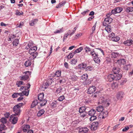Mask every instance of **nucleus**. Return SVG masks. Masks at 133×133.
Masks as SVG:
<instances>
[{"label": "nucleus", "mask_w": 133, "mask_h": 133, "mask_svg": "<svg viewBox=\"0 0 133 133\" xmlns=\"http://www.w3.org/2000/svg\"><path fill=\"white\" fill-rule=\"evenodd\" d=\"M24 105L23 103H20L13 107V109L15 116L19 115H20L21 112L20 108Z\"/></svg>", "instance_id": "nucleus-1"}, {"label": "nucleus", "mask_w": 133, "mask_h": 133, "mask_svg": "<svg viewBox=\"0 0 133 133\" xmlns=\"http://www.w3.org/2000/svg\"><path fill=\"white\" fill-rule=\"evenodd\" d=\"M111 14V13H109L107 14L106 15L107 17L104 19V21L103 23V26H106L107 25H108L112 22V19L110 17Z\"/></svg>", "instance_id": "nucleus-2"}, {"label": "nucleus", "mask_w": 133, "mask_h": 133, "mask_svg": "<svg viewBox=\"0 0 133 133\" xmlns=\"http://www.w3.org/2000/svg\"><path fill=\"white\" fill-rule=\"evenodd\" d=\"M98 125V122H94L92 124L90 125V127L92 130H95L97 129Z\"/></svg>", "instance_id": "nucleus-3"}, {"label": "nucleus", "mask_w": 133, "mask_h": 133, "mask_svg": "<svg viewBox=\"0 0 133 133\" xmlns=\"http://www.w3.org/2000/svg\"><path fill=\"white\" fill-rule=\"evenodd\" d=\"M108 111L102 112L99 115V117L101 119H104L108 116Z\"/></svg>", "instance_id": "nucleus-4"}, {"label": "nucleus", "mask_w": 133, "mask_h": 133, "mask_svg": "<svg viewBox=\"0 0 133 133\" xmlns=\"http://www.w3.org/2000/svg\"><path fill=\"white\" fill-rule=\"evenodd\" d=\"M96 90V88L95 86H92L89 87L87 92L88 94H91L93 93Z\"/></svg>", "instance_id": "nucleus-5"}, {"label": "nucleus", "mask_w": 133, "mask_h": 133, "mask_svg": "<svg viewBox=\"0 0 133 133\" xmlns=\"http://www.w3.org/2000/svg\"><path fill=\"white\" fill-rule=\"evenodd\" d=\"M53 82V80L52 78H49L48 79L46 82L45 83L44 85L45 88H47L49 85L51 84Z\"/></svg>", "instance_id": "nucleus-6"}, {"label": "nucleus", "mask_w": 133, "mask_h": 133, "mask_svg": "<svg viewBox=\"0 0 133 133\" xmlns=\"http://www.w3.org/2000/svg\"><path fill=\"white\" fill-rule=\"evenodd\" d=\"M30 126L29 125H24L22 127V131L24 132H26L27 131V132L30 130Z\"/></svg>", "instance_id": "nucleus-7"}, {"label": "nucleus", "mask_w": 133, "mask_h": 133, "mask_svg": "<svg viewBox=\"0 0 133 133\" xmlns=\"http://www.w3.org/2000/svg\"><path fill=\"white\" fill-rule=\"evenodd\" d=\"M114 75L110 74L108 76L107 80L109 82H111L113 80H115Z\"/></svg>", "instance_id": "nucleus-8"}, {"label": "nucleus", "mask_w": 133, "mask_h": 133, "mask_svg": "<svg viewBox=\"0 0 133 133\" xmlns=\"http://www.w3.org/2000/svg\"><path fill=\"white\" fill-rule=\"evenodd\" d=\"M37 50V47L36 46H34L31 47L29 49V53L30 55L34 53Z\"/></svg>", "instance_id": "nucleus-9"}, {"label": "nucleus", "mask_w": 133, "mask_h": 133, "mask_svg": "<svg viewBox=\"0 0 133 133\" xmlns=\"http://www.w3.org/2000/svg\"><path fill=\"white\" fill-rule=\"evenodd\" d=\"M88 129L86 127H84L80 128L78 133H87L88 131Z\"/></svg>", "instance_id": "nucleus-10"}, {"label": "nucleus", "mask_w": 133, "mask_h": 133, "mask_svg": "<svg viewBox=\"0 0 133 133\" xmlns=\"http://www.w3.org/2000/svg\"><path fill=\"white\" fill-rule=\"evenodd\" d=\"M133 41L131 39H127L123 42L124 44L127 46L131 45L132 44Z\"/></svg>", "instance_id": "nucleus-11"}, {"label": "nucleus", "mask_w": 133, "mask_h": 133, "mask_svg": "<svg viewBox=\"0 0 133 133\" xmlns=\"http://www.w3.org/2000/svg\"><path fill=\"white\" fill-rule=\"evenodd\" d=\"M124 92L122 91L119 92L117 94L116 97L118 99H121L124 95Z\"/></svg>", "instance_id": "nucleus-12"}, {"label": "nucleus", "mask_w": 133, "mask_h": 133, "mask_svg": "<svg viewBox=\"0 0 133 133\" xmlns=\"http://www.w3.org/2000/svg\"><path fill=\"white\" fill-rule=\"evenodd\" d=\"M96 111L94 109H91L88 112V115L90 116L96 115Z\"/></svg>", "instance_id": "nucleus-13"}, {"label": "nucleus", "mask_w": 133, "mask_h": 133, "mask_svg": "<svg viewBox=\"0 0 133 133\" xmlns=\"http://www.w3.org/2000/svg\"><path fill=\"white\" fill-rule=\"evenodd\" d=\"M38 103V100L37 99L34 100L31 104L30 108H32L37 105Z\"/></svg>", "instance_id": "nucleus-14"}, {"label": "nucleus", "mask_w": 133, "mask_h": 133, "mask_svg": "<svg viewBox=\"0 0 133 133\" xmlns=\"http://www.w3.org/2000/svg\"><path fill=\"white\" fill-rule=\"evenodd\" d=\"M87 109V108L85 107H82L79 108V111L80 113L82 114L83 112H87L86 111Z\"/></svg>", "instance_id": "nucleus-15"}, {"label": "nucleus", "mask_w": 133, "mask_h": 133, "mask_svg": "<svg viewBox=\"0 0 133 133\" xmlns=\"http://www.w3.org/2000/svg\"><path fill=\"white\" fill-rule=\"evenodd\" d=\"M86 64L84 63H83L79 64L78 66V67L80 69L83 70L86 68Z\"/></svg>", "instance_id": "nucleus-16"}, {"label": "nucleus", "mask_w": 133, "mask_h": 133, "mask_svg": "<svg viewBox=\"0 0 133 133\" xmlns=\"http://www.w3.org/2000/svg\"><path fill=\"white\" fill-rule=\"evenodd\" d=\"M38 21V19H32L30 22V25L31 26H33Z\"/></svg>", "instance_id": "nucleus-17"}, {"label": "nucleus", "mask_w": 133, "mask_h": 133, "mask_svg": "<svg viewBox=\"0 0 133 133\" xmlns=\"http://www.w3.org/2000/svg\"><path fill=\"white\" fill-rule=\"evenodd\" d=\"M66 3V1H63L61 3H59L57 5L56 8H59L64 6Z\"/></svg>", "instance_id": "nucleus-18"}, {"label": "nucleus", "mask_w": 133, "mask_h": 133, "mask_svg": "<svg viewBox=\"0 0 133 133\" xmlns=\"http://www.w3.org/2000/svg\"><path fill=\"white\" fill-rule=\"evenodd\" d=\"M96 110L98 112H102L103 110V107L101 105H99L96 107Z\"/></svg>", "instance_id": "nucleus-19"}, {"label": "nucleus", "mask_w": 133, "mask_h": 133, "mask_svg": "<svg viewBox=\"0 0 133 133\" xmlns=\"http://www.w3.org/2000/svg\"><path fill=\"white\" fill-rule=\"evenodd\" d=\"M113 71L115 74H116L119 72L120 69L119 68L115 67L113 68Z\"/></svg>", "instance_id": "nucleus-20"}, {"label": "nucleus", "mask_w": 133, "mask_h": 133, "mask_svg": "<svg viewBox=\"0 0 133 133\" xmlns=\"http://www.w3.org/2000/svg\"><path fill=\"white\" fill-rule=\"evenodd\" d=\"M117 63L121 65L122 64H124L126 63L125 60L124 59H121L117 61Z\"/></svg>", "instance_id": "nucleus-21"}, {"label": "nucleus", "mask_w": 133, "mask_h": 133, "mask_svg": "<svg viewBox=\"0 0 133 133\" xmlns=\"http://www.w3.org/2000/svg\"><path fill=\"white\" fill-rule=\"evenodd\" d=\"M40 101L39 103L40 104V106L41 107L45 105L47 102V101L45 99L42 100Z\"/></svg>", "instance_id": "nucleus-22"}, {"label": "nucleus", "mask_w": 133, "mask_h": 133, "mask_svg": "<svg viewBox=\"0 0 133 133\" xmlns=\"http://www.w3.org/2000/svg\"><path fill=\"white\" fill-rule=\"evenodd\" d=\"M98 55L97 56H96L94 58V60L95 62L97 63H99L100 62V58L98 57Z\"/></svg>", "instance_id": "nucleus-23"}, {"label": "nucleus", "mask_w": 133, "mask_h": 133, "mask_svg": "<svg viewBox=\"0 0 133 133\" xmlns=\"http://www.w3.org/2000/svg\"><path fill=\"white\" fill-rule=\"evenodd\" d=\"M115 81L118 80L120 79L122 77V75L121 74H118L116 75L115 74L114 75Z\"/></svg>", "instance_id": "nucleus-24"}, {"label": "nucleus", "mask_w": 133, "mask_h": 133, "mask_svg": "<svg viewBox=\"0 0 133 133\" xmlns=\"http://www.w3.org/2000/svg\"><path fill=\"white\" fill-rule=\"evenodd\" d=\"M44 97V94L43 93H41L39 94L38 96V99L39 101H41L43 99Z\"/></svg>", "instance_id": "nucleus-25"}, {"label": "nucleus", "mask_w": 133, "mask_h": 133, "mask_svg": "<svg viewBox=\"0 0 133 133\" xmlns=\"http://www.w3.org/2000/svg\"><path fill=\"white\" fill-rule=\"evenodd\" d=\"M58 104V103L57 101H54L51 104V106L53 108H55L57 106V105Z\"/></svg>", "instance_id": "nucleus-26"}, {"label": "nucleus", "mask_w": 133, "mask_h": 133, "mask_svg": "<svg viewBox=\"0 0 133 133\" xmlns=\"http://www.w3.org/2000/svg\"><path fill=\"white\" fill-rule=\"evenodd\" d=\"M45 111L43 109L40 110L38 112L37 115L38 116L40 117L43 115Z\"/></svg>", "instance_id": "nucleus-27"}, {"label": "nucleus", "mask_w": 133, "mask_h": 133, "mask_svg": "<svg viewBox=\"0 0 133 133\" xmlns=\"http://www.w3.org/2000/svg\"><path fill=\"white\" fill-rule=\"evenodd\" d=\"M19 78L21 80H25L29 78V76L27 75L23 76H20Z\"/></svg>", "instance_id": "nucleus-28"}, {"label": "nucleus", "mask_w": 133, "mask_h": 133, "mask_svg": "<svg viewBox=\"0 0 133 133\" xmlns=\"http://www.w3.org/2000/svg\"><path fill=\"white\" fill-rule=\"evenodd\" d=\"M61 71L60 70H57L55 73H54V75L53 76V77H54L55 76L58 77H59L61 75Z\"/></svg>", "instance_id": "nucleus-29"}, {"label": "nucleus", "mask_w": 133, "mask_h": 133, "mask_svg": "<svg viewBox=\"0 0 133 133\" xmlns=\"http://www.w3.org/2000/svg\"><path fill=\"white\" fill-rule=\"evenodd\" d=\"M90 55L94 58L96 56H97L98 54L97 53L95 52L94 50V49L92 50L90 52Z\"/></svg>", "instance_id": "nucleus-30"}, {"label": "nucleus", "mask_w": 133, "mask_h": 133, "mask_svg": "<svg viewBox=\"0 0 133 133\" xmlns=\"http://www.w3.org/2000/svg\"><path fill=\"white\" fill-rule=\"evenodd\" d=\"M131 66V64H129L125 65L124 67V69L126 70H128L130 69Z\"/></svg>", "instance_id": "nucleus-31"}, {"label": "nucleus", "mask_w": 133, "mask_h": 133, "mask_svg": "<svg viewBox=\"0 0 133 133\" xmlns=\"http://www.w3.org/2000/svg\"><path fill=\"white\" fill-rule=\"evenodd\" d=\"M31 64V62L30 60H28L26 61L24 63L25 66L26 67H28L29 66H30Z\"/></svg>", "instance_id": "nucleus-32"}, {"label": "nucleus", "mask_w": 133, "mask_h": 133, "mask_svg": "<svg viewBox=\"0 0 133 133\" xmlns=\"http://www.w3.org/2000/svg\"><path fill=\"white\" fill-rule=\"evenodd\" d=\"M107 26L105 27V29L108 32H109L111 31V26L110 25H107Z\"/></svg>", "instance_id": "nucleus-33"}, {"label": "nucleus", "mask_w": 133, "mask_h": 133, "mask_svg": "<svg viewBox=\"0 0 133 133\" xmlns=\"http://www.w3.org/2000/svg\"><path fill=\"white\" fill-rule=\"evenodd\" d=\"M70 32L71 31L70 30H69L68 31L67 33L66 34H65L63 38V41H64L65 39L67 38L68 36L69 35L70 33Z\"/></svg>", "instance_id": "nucleus-34"}, {"label": "nucleus", "mask_w": 133, "mask_h": 133, "mask_svg": "<svg viewBox=\"0 0 133 133\" xmlns=\"http://www.w3.org/2000/svg\"><path fill=\"white\" fill-rule=\"evenodd\" d=\"M19 39H16L14 40L13 42V45L17 46L19 44Z\"/></svg>", "instance_id": "nucleus-35"}, {"label": "nucleus", "mask_w": 133, "mask_h": 133, "mask_svg": "<svg viewBox=\"0 0 133 133\" xmlns=\"http://www.w3.org/2000/svg\"><path fill=\"white\" fill-rule=\"evenodd\" d=\"M119 56V54L117 53L112 52L111 54V57L112 58H116Z\"/></svg>", "instance_id": "nucleus-36"}, {"label": "nucleus", "mask_w": 133, "mask_h": 133, "mask_svg": "<svg viewBox=\"0 0 133 133\" xmlns=\"http://www.w3.org/2000/svg\"><path fill=\"white\" fill-rule=\"evenodd\" d=\"M83 49V48L81 47L79 48L76 49L74 52V54L78 53L81 52Z\"/></svg>", "instance_id": "nucleus-37"}, {"label": "nucleus", "mask_w": 133, "mask_h": 133, "mask_svg": "<svg viewBox=\"0 0 133 133\" xmlns=\"http://www.w3.org/2000/svg\"><path fill=\"white\" fill-rule=\"evenodd\" d=\"M75 54H74V52H71L67 56V57L68 59H71L73 57L74 55Z\"/></svg>", "instance_id": "nucleus-38"}, {"label": "nucleus", "mask_w": 133, "mask_h": 133, "mask_svg": "<svg viewBox=\"0 0 133 133\" xmlns=\"http://www.w3.org/2000/svg\"><path fill=\"white\" fill-rule=\"evenodd\" d=\"M123 10V8L121 7H117L115 8V11L117 13H119L121 12Z\"/></svg>", "instance_id": "nucleus-39"}, {"label": "nucleus", "mask_w": 133, "mask_h": 133, "mask_svg": "<svg viewBox=\"0 0 133 133\" xmlns=\"http://www.w3.org/2000/svg\"><path fill=\"white\" fill-rule=\"evenodd\" d=\"M120 39L119 37L118 36H114L113 38L112 39V41L115 42H117Z\"/></svg>", "instance_id": "nucleus-40"}, {"label": "nucleus", "mask_w": 133, "mask_h": 133, "mask_svg": "<svg viewBox=\"0 0 133 133\" xmlns=\"http://www.w3.org/2000/svg\"><path fill=\"white\" fill-rule=\"evenodd\" d=\"M18 119V118L16 117H14L12 121V124H15L16 123Z\"/></svg>", "instance_id": "nucleus-41"}, {"label": "nucleus", "mask_w": 133, "mask_h": 133, "mask_svg": "<svg viewBox=\"0 0 133 133\" xmlns=\"http://www.w3.org/2000/svg\"><path fill=\"white\" fill-rule=\"evenodd\" d=\"M63 31V28H62L61 29H59V30H56L54 32V33L55 34L57 33H60L62 32Z\"/></svg>", "instance_id": "nucleus-42"}, {"label": "nucleus", "mask_w": 133, "mask_h": 133, "mask_svg": "<svg viewBox=\"0 0 133 133\" xmlns=\"http://www.w3.org/2000/svg\"><path fill=\"white\" fill-rule=\"evenodd\" d=\"M16 84L17 86L18 87H19L21 85H24V84H23V82L22 81H18L17 82Z\"/></svg>", "instance_id": "nucleus-43"}, {"label": "nucleus", "mask_w": 133, "mask_h": 133, "mask_svg": "<svg viewBox=\"0 0 133 133\" xmlns=\"http://www.w3.org/2000/svg\"><path fill=\"white\" fill-rule=\"evenodd\" d=\"M1 122L3 124L6 123L7 121L6 119L5 118H2L1 119Z\"/></svg>", "instance_id": "nucleus-44"}, {"label": "nucleus", "mask_w": 133, "mask_h": 133, "mask_svg": "<svg viewBox=\"0 0 133 133\" xmlns=\"http://www.w3.org/2000/svg\"><path fill=\"white\" fill-rule=\"evenodd\" d=\"M77 62V59H73L71 60L70 63L71 64L74 65Z\"/></svg>", "instance_id": "nucleus-45"}, {"label": "nucleus", "mask_w": 133, "mask_h": 133, "mask_svg": "<svg viewBox=\"0 0 133 133\" xmlns=\"http://www.w3.org/2000/svg\"><path fill=\"white\" fill-rule=\"evenodd\" d=\"M126 11L127 12H131L133 11V7H128L126 9Z\"/></svg>", "instance_id": "nucleus-46"}, {"label": "nucleus", "mask_w": 133, "mask_h": 133, "mask_svg": "<svg viewBox=\"0 0 133 133\" xmlns=\"http://www.w3.org/2000/svg\"><path fill=\"white\" fill-rule=\"evenodd\" d=\"M6 127L5 126L4 124H2L0 125V131H2L4 130Z\"/></svg>", "instance_id": "nucleus-47"}, {"label": "nucleus", "mask_w": 133, "mask_h": 133, "mask_svg": "<svg viewBox=\"0 0 133 133\" xmlns=\"http://www.w3.org/2000/svg\"><path fill=\"white\" fill-rule=\"evenodd\" d=\"M96 115H94L91 116L90 118V121H93L96 119Z\"/></svg>", "instance_id": "nucleus-48"}, {"label": "nucleus", "mask_w": 133, "mask_h": 133, "mask_svg": "<svg viewBox=\"0 0 133 133\" xmlns=\"http://www.w3.org/2000/svg\"><path fill=\"white\" fill-rule=\"evenodd\" d=\"M93 68L92 66H86L85 68L86 70L91 71L93 69Z\"/></svg>", "instance_id": "nucleus-49"}, {"label": "nucleus", "mask_w": 133, "mask_h": 133, "mask_svg": "<svg viewBox=\"0 0 133 133\" xmlns=\"http://www.w3.org/2000/svg\"><path fill=\"white\" fill-rule=\"evenodd\" d=\"M62 90V87H60L56 90V92L57 94H59L61 92Z\"/></svg>", "instance_id": "nucleus-50"}, {"label": "nucleus", "mask_w": 133, "mask_h": 133, "mask_svg": "<svg viewBox=\"0 0 133 133\" xmlns=\"http://www.w3.org/2000/svg\"><path fill=\"white\" fill-rule=\"evenodd\" d=\"M84 49L85 50V52H89L91 51L90 48L87 46H86L84 48Z\"/></svg>", "instance_id": "nucleus-51"}, {"label": "nucleus", "mask_w": 133, "mask_h": 133, "mask_svg": "<svg viewBox=\"0 0 133 133\" xmlns=\"http://www.w3.org/2000/svg\"><path fill=\"white\" fill-rule=\"evenodd\" d=\"M65 98L64 96H62L58 98V100L59 101H62L65 99Z\"/></svg>", "instance_id": "nucleus-52"}, {"label": "nucleus", "mask_w": 133, "mask_h": 133, "mask_svg": "<svg viewBox=\"0 0 133 133\" xmlns=\"http://www.w3.org/2000/svg\"><path fill=\"white\" fill-rule=\"evenodd\" d=\"M33 44V42L32 41H30L28 44V46L29 48H30V47H32Z\"/></svg>", "instance_id": "nucleus-53"}, {"label": "nucleus", "mask_w": 133, "mask_h": 133, "mask_svg": "<svg viewBox=\"0 0 133 133\" xmlns=\"http://www.w3.org/2000/svg\"><path fill=\"white\" fill-rule=\"evenodd\" d=\"M77 28L76 27H75L74 28V30H73L72 32L70 33L69 35L70 36H72V35H73L75 32V31L77 29Z\"/></svg>", "instance_id": "nucleus-54"}, {"label": "nucleus", "mask_w": 133, "mask_h": 133, "mask_svg": "<svg viewBox=\"0 0 133 133\" xmlns=\"http://www.w3.org/2000/svg\"><path fill=\"white\" fill-rule=\"evenodd\" d=\"M18 92L14 93L12 95V97L14 98L17 97L18 96Z\"/></svg>", "instance_id": "nucleus-55"}, {"label": "nucleus", "mask_w": 133, "mask_h": 133, "mask_svg": "<svg viewBox=\"0 0 133 133\" xmlns=\"http://www.w3.org/2000/svg\"><path fill=\"white\" fill-rule=\"evenodd\" d=\"M16 14L17 15H23V13L22 12H20L18 10H16Z\"/></svg>", "instance_id": "nucleus-56"}, {"label": "nucleus", "mask_w": 133, "mask_h": 133, "mask_svg": "<svg viewBox=\"0 0 133 133\" xmlns=\"http://www.w3.org/2000/svg\"><path fill=\"white\" fill-rule=\"evenodd\" d=\"M115 35L114 33L112 32L109 35V36L110 38H111V39L113 38L115 36Z\"/></svg>", "instance_id": "nucleus-57"}, {"label": "nucleus", "mask_w": 133, "mask_h": 133, "mask_svg": "<svg viewBox=\"0 0 133 133\" xmlns=\"http://www.w3.org/2000/svg\"><path fill=\"white\" fill-rule=\"evenodd\" d=\"M22 92L23 93V95H25L26 96H28L29 94V91L28 92L27 91H22Z\"/></svg>", "instance_id": "nucleus-58"}, {"label": "nucleus", "mask_w": 133, "mask_h": 133, "mask_svg": "<svg viewBox=\"0 0 133 133\" xmlns=\"http://www.w3.org/2000/svg\"><path fill=\"white\" fill-rule=\"evenodd\" d=\"M82 79H83L84 78V79L86 80V79L88 78V75L87 74H84L82 76Z\"/></svg>", "instance_id": "nucleus-59"}, {"label": "nucleus", "mask_w": 133, "mask_h": 133, "mask_svg": "<svg viewBox=\"0 0 133 133\" xmlns=\"http://www.w3.org/2000/svg\"><path fill=\"white\" fill-rule=\"evenodd\" d=\"M89 11L88 10H87L85 11L81 12V14L83 15H85Z\"/></svg>", "instance_id": "nucleus-60"}, {"label": "nucleus", "mask_w": 133, "mask_h": 133, "mask_svg": "<svg viewBox=\"0 0 133 133\" xmlns=\"http://www.w3.org/2000/svg\"><path fill=\"white\" fill-rule=\"evenodd\" d=\"M103 101H102L101 102L102 103H105V104H106L107 103V104H106V105L107 106H108L109 105V104H110V103H109V102H106L105 101H104V98H103Z\"/></svg>", "instance_id": "nucleus-61"}, {"label": "nucleus", "mask_w": 133, "mask_h": 133, "mask_svg": "<svg viewBox=\"0 0 133 133\" xmlns=\"http://www.w3.org/2000/svg\"><path fill=\"white\" fill-rule=\"evenodd\" d=\"M87 112H83L82 114L80 113L81 116L83 117H84L87 114Z\"/></svg>", "instance_id": "nucleus-62"}, {"label": "nucleus", "mask_w": 133, "mask_h": 133, "mask_svg": "<svg viewBox=\"0 0 133 133\" xmlns=\"http://www.w3.org/2000/svg\"><path fill=\"white\" fill-rule=\"evenodd\" d=\"M129 129V127H126L124 128L122 130L123 131H126Z\"/></svg>", "instance_id": "nucleus-63"}, {"label": "nucleus", "mask_w": 133, "mask_h": 133, "mask_svg": "<svg viewBox=\"0 0 133 133\" xmlns=\"http://www.w3.org/2000/svg\"><path fill=\"white\" fill-rule=\"evenodd\" d=\"M4 115L5 118H8L9 117L10 115V114L9 112H7Z\"/></svg>", "instance_id": "nucleus-64"}]
</instances>
